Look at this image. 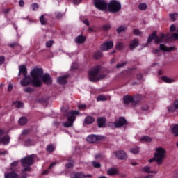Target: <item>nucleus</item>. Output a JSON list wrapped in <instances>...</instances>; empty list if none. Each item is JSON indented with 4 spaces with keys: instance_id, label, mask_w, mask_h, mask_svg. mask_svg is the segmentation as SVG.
I'll use <instances>...</instances> for the list:
<instances>
[{
    "instance_id": "4be33fe9",
    "label": "nucleus",
    "mask_w": 178,
    "mask_h": 178,
    "mask_svg": "<svg viewBox=\"0 0 178 178\" xmlns=\"http://www.w3.org/2000/svg\"><path fill=\"white\" fill-rule=\"evenodd\" d=\"M94 122H95V118L92 116H87L84 119L85 124H92V123H94Z\"/></svg>"
},
{
    "instance_id": "f3484780",
    "label": "nucleus",
    "mask_w": 178,
    "mask_h": 178,
    "mask_svg": "<svg viewBox=\"0 0 178 178\" xmlns=\"http://www.w3.org/2000/svg\"><path fill=\"white\" fill-rule=\"evenodd\" d=\"M123 104L124 106H127L129 104H132L133 105V96H129V95L124 96Z\"/></svg>"
},
{
    "instance_id": "37998d69",
    "label": "nucleus",
    "mask_w": 178,
    "mask_h": 178,
    "mask_svg": "<svg viewBox=\"0 0 178 178\" xmlns=\"http://www.w3.org/2000/svg\"><path fill=\"white\" fill-rule=\"evenodd\" d=\"M170 17L172 22H176V18L177 17V13L170 14Z\"/></svg>"
},
{
    "instance_id": "c85d7f7f",
    "label": "nucleus",
    "mask_w": 178,
    "mask_h": 178,
    "mask_svg": "<svg viewBox=\"0 0 178 178\" xmlns=\"http://www.w3.org/2000/svg\"><path fill=\"white\" fill-rule=\"evenodd\" d=\"M172 132L175 137H178V124H176L172 128Z\"/></svg>"
},
{
    "instance_id": "7c9ffc66",
    "label": "nucleus",
    "mask_w": 178,
    "mask_h": 178,
    "mask_svg": "<svg viewBox=\"0 0 178 178\" xmlns=\"http://www.w3.org/2000/svg\"><path fill=\"white\" fill-rule=\"evenodd\" d=\"M93 58L96 60L100 59V58H102V53L99 51H95L94 53Z\"/></svg>"
},
{
    "instance_id": "0e129e2a",
    "label": "nucleus",
    "mask_w": 178,
    "mask_h": 178,
    "mask_svg": "<svg viewBox=\"0 0 178 178\" xmlns=\"http://www.w3.org/2000/svg\"><path fill=\"white\" fill-rule=\"evenodd\" d=\"M174 106H175V109H178V99H177L174 102Z\"/></svg>"
},
{
    "instance_id": "c756f323",
    "label": "nucleus",
    "mask_w": 178,
    "mask_h": 178,
    "mask_svg": "<svg viewBox=\"0 0 178 178\" xmlns=\"http://www.w3.org/2000/svg\"><path fill=\"white\" fill-rule=\"evenodd\" d=\"M27 124V118L26 117H22L19 120V126H24V124Z\"/></svg>"
},
{
    "instance_id": "39448f33",
    "label": "nucleus",
    "mask_w": 178,
    "mask_h": 178,
    "mask_svg": "<svg viewBox=\"0 0 178 178\" xmlns=\"http://www.w3.org/2000/svg\"><path fill=\"white\" fill-rule=\"evenodd\" d=\"M35 157V154L29 155L26 157L22 158L20 160V162L22 163V167L24 169L22 172H31V165L34 163V158Z\"/></svg>"
},
{
    "instance_id": "603ef678",
    "label": "nucleus",
    "mask_w": 178,
    "mask_h": 178,
    "mask_svg": "<svg viewBox=\"0 0 178 178\" xmlns=\"http://www.w3.org/2000/svg\"><path fill=\"white\" fill-rule=\"evenodd\" d=\"M123 48V43L119 42L117 45H116V49H122Z\"/></svg>"
},
{
    "instance_id": "a19ab883",
    "label": "nucleus",
    "mask_w": 178,
    "mask_h": 178,
    "mask_svg": "<svg viewBox=\"0 0 178 178\" xmlns=\"http://www.w3.org/2000/svg\"><path fill=\"white\" fill-rule=\"evenodd\" d=\"M138 8L140 10H145V9H147V4L146 3H140L138 5Z\"/></svg>"
},
{
    "instance_id": "cd10ccee",
    "label": "nucleus",
    "mask_w": 178,
    "mask_h": 178,
    "mask_svg": "<svg viewBox=\"0 0 178 178\" xmlns=\"http://www.w3.org/2000/svg\"><path fill=\"white\" fill-rule=\"evenodd\" d=\"M9 143H10V136H9L8 135H6L3 138V144L4 145H8Z\"/></svg>"
},
{
    "instance_id": "69168bd1",
    "label": "nucleus",
    "mask_w": 178,
    "mask_h": 178,
    "mask_svg": "<svg viewBox=\"0 0 178 178\" xmlns=\"http://www.w3.org/2000/svg\"><path fill=\"white\" fill-rule=\"evenodd\" d=\"M137 79L138 80H143V74H140V73L138 74Z\"/></svg>"
},
{
    "instance_id": "6e6552de",
    "label": "nucleus",
    "mask_w": 178,
    "mask_h": 178,
    "mask_svg": "<svg viewBox=\"0 0 178 178\" xmlns=\"http://www.w3.org/2000/svg\"><path fill=\"white\" fill-rule=\"evenodd\" d=\"M108 11L112 13H117L122 9V4L116 0H111L108 4Z\"/></svg>"
},
{
    "instance_id": "393cba45",
    "label": "nucleus",
    "mask_w": 178,
    "mask_h": 178,
    "mask_svg": "<svg viewBox=\"0 0 178 178\" xmlns=\"http://www.w3.org/2000/svg\"><path fill=\"white\" fill-rule=\"evenodd\" d=\"M138 45V40L137 39H134L131 44H129V48L130 49H134L137 48V46Z\"/></svg>"
},
{
    "instance_id": "72a5a7b5",
    "label": "nucleus",
    "mask_w": 178,
    "mask_h": 178,
    "mask_svg": "<svg viewBox=\"0 0 178 178\" xmlns=\"http://www.w3.org/2000/svg\"><path fill=\"white\" fill-rule=\"evenodd\" d=\"M127 30V26H120L117 28V33H122V31H126Z\"/></svg>"
},
{
    "instance_id": "a18cd8bd",
    "label": "nucleus",
    "mask_w": 178,
    "mask_h": 178,
    "mask_svg": "<svg viewBox=\"0 0 178 178\" xmlns=\"http://www.w3.org/2000/svg\"><path fill=\"white\" fill-rule=\"evenodd\" d=\"M55 42L54 40H50L46 42V47L47 48H51L54 45Z\"/></svg>"
},
{
    "instance_id": "3c124183",
    "label": "nucleus",
    "mask_w": 178,
    "mask_h": 178,
    "mask_svg": "<svg viewBox=\"0 0 178 178\" xmlns=\"http://www.w3.org/2000/svg\"><path fill=\"white\" fill-rule=\"evenodd\" d=\"M31 8L33 9V10H37V9H38V4L34 3L31 4Z\"/></svg>"
},
{
    "instance_id": "4468645a",
    "label": "nucleus",
    "mask_w": 178,
    "mask_h": 178,
    "mask_svg": "<svg viewBox=\"0 0 178 178\" xmlns=\"http://www.w3.org/2000/svg\"><path fill=\"white\" fill-rule=\"evenodd\" d=\"M41 79L43 83L47 84V86H51V84H52V79L51 78V75H49V74H43Z\"/></svg>"
},
{
    "instance_id": "09e8293b",
    "label": "nucleus",
    "mask_w": 178,
    "mask_h": 178,
    "mask_svg": "<svg viewBox=\"0 0 178 178\" xmlns=\"http://www.w3.org/2000/svg\"><path fill=\"white\" fill-rule=\"evenodd\" d=\"M111 24L104 25L103 26V30L104 31H108V30H111Z\"/></svg>"
},
{
    "instance_id": "4c0bfd02",
    "label": "nucleus",
    "mask_w": 178,
    "mask_h": 178,
    "mask_svg": "<svg viewBox=\"0 0 178 178\" xmlns=\"http://www.w3.org/2000/svg\"><path fill=\"white\" fill-rule=\"evenodd\" d=\"M143 170L144 172H145V173H156V172L152 171L151 167H148V166L144 167Z\"/></svg>"
},
{
    "instance_id": "412c9836",
    "label": "nucleus",
    "mask_w": 178,
    "mask_h": 178,
    "mask_svg": "<svg viewBox=\"0 0 178 178\" xmlns=\"http://www.w3.org/2000/svg\"><path fill=\"white\" fill-rule=\"evenodd\" d=\"M4 178H19V175L16 172H6L4 174Z\"/></svg>"
},
{
    "instance_id": "c03bdc74",
    "label": "nucleus",
    "mask_w": 178,
    "mask_h": 178,
    "mask_svg": "<svg viewBox=\"0 0 178 178\" xmlns=\"http://www.w3.org/2000/svg\"><path fill=\"white\" fill-rule=\"evenodd\" d=\"M126 65H127V63H118L116 65L115 67L116 69H120L124 66H126Z\"/></svg>"
},
{
    "instance_id": "e2e57ef3",
    "label": "nucleus",
    "mask_w": 178,
    "mask_h": 178,
    "mask_svg": "<svg viewBox=\"0 0 178 178\" xmlns=\"http://www.w3.org/2000/svg\"><path fill=\"white\" fill-rule=\"evenodd\" d=\"M170 31L173 32V31H176V26L172 24L170 26Z\"/></svg>"
},
{
    "instance_id": "5fc2aeb1",
    "label": "nucleus",
    "mask_w": 178,
    "mask_h": 178,
    "mask_svg": "<svg viewBox=\"0 0 178 178\" xmlns=\"http://www.w3.org/2000/svg\"><path fill=\"white\" fill-rule=\"evenodd\" d=\"M5 63V56H0V65H3Z\"/></svg>"
},
{
    "instance_id": "ea45409f",
    "label": "nucleus",
    "mask_w": 178,
    "mask_h": 178,
    "mask_svg": "<svg viewBox=\"0 0 178 178\" xmlns=\"http://www.w3.org/2000/svg\"><path fill=\"white\" fill-rule=\"evenodd\" d=\"M24 91L28 94H31V92L34 91V89L31 88V87H26L24 89Z\"/></svg>"
},
{
    "instance_id": "5701e85b",
    "label": "nucleus",
    "mask_w": 178,
    "mask_h": 178,
    "mask_svg": "<svg viewBox=\"0 0 178 178\" xmlns=\"http://www.w3.org/2000/svg\"><path fill=\"white\" fill-rule=\"evenodd\" d=\"M161 80L164 83H168V84L176 82V80H175L172 78H169L168 76H161Z\"/></svg>"
},
{
    "instance_id": "f03ea898",
    "label": "nucleus",
    "mask_w": 178,
    "mask_h": 178,
    "mask_svg": "<svg viewBox=\"0 0 178 178\" xmlns=\"http://www.w3.org/2000/svg\"><path fill=\"white\" fill-rule=\"evenodd\" d=\"M62 112L65 116H67V122L63 123L64 127H72L76 120V116L80 113L79 111H72L69 112V106H66L61 108Z\"/></svg>"
},
{
    "instance_id": "423d86ee",
    "label": "nucleus",
    "mask_w": 178,
    "mask_h": 178,
    "mask_svg": "<svg viewBox=\"0 0 178 178\" xmlns=\"http://www.w3.org/2000/svg\"><path fill=\"white\" fill-rule=\"evenodd\" d=\"M166 156V150L163 147H157L154 154V159L158 165L163 163V159Z\"/></svg>"
},
{
    "instance_id": "49530a36",
    "label": "nucleus",
    "mask_w": 178,
    "mask_h": 178,
    "mask_svg": "<svg viewBox=\"0 0 178 178\" xmlns=\"http://www.w3.org/2000/svg\"><path fill=\"white\" fill-rule=\"evenodd\" d=\"M168 112H175L176 111V107L175 106H169L167 107Z\"/></svg>"
},
{
    "instance_id": "bb28decb",
    "label": "nucleus",
    "mask_w": 178,
    "mask_h": 178,
    "mask_svg": "<svg viewBox=\"0 0 178 178\" xmlns=\"http://www.w3.org/2000/svg\"><path fill=\"white\" fill-rule=\"evenodd\" d=\"M13 105H15V108H17V109H20V108H23L24 104L20 101H15L13 102Z\"/></svg>"
},
{
    "instance_id": "9b49d317",
    "label": "nucleus",
    "mask_w": 178,
    "mask_h": 178,
    "mask_svg": "<svg viewBox=\"0 0 178 178\" xmlns=\"http://www.w3.org/2000/svg\"><path fill=\"white\" fill-rule=\"evenodd\" d=\"M88 143L89 144H94V143H97V141H99L100 140H102V136H98V135H89L86 138Z\"/></svg>"
},
{
    "instance_id": "e433bc0d",
    "label": "nucleus",
    "mask_w": 178,
    "mask_h": 178,
    "mask_svg": "<svg viewBox=\"0 0 178 178\" xmlns=\"http://www.w3.org/2000/svg\"><path fill=\"white\" fill-rule=\"evenodd\" d=\"M93 168H95L96 169H99L101 168V163L97 161H92L91 162Z\"/></svg>"
},
{
    "instance_id": "9d476101",
    "label": "nucleus",
    "mask_w": 178,
    "mask_h": 178,
    "mask_svg": "<svg viewBox=\"0 0 178 178\" xmlns=\"http://www.w3.org/2000/svg\"><path fill=\"white\" fill-rule=\"evenodd\" d=\"M94 5L99 10H106L108 8V3L105 0H94Z\"/></svg>"
},
{
    "instance_id": "6e6d98bb",
    "label": "nucleus",
    "mask_w": 178,
    "mask_h": 178,
    "mask_svg": "<svg viewBox=\"0 0 178 178\" xmlns=\"http://www.w3.org/2000/svg\"><path fill=\"white\" fill-rule=\"evenodd\" d=\"M55 15H56V19H60V17L63 16V14H62L61 13H56Z\"/></svg>"
},
{
    "instance_id": "f8f14e48",
    "label": "nucleus",
    "mask_w": 178,
    "mask_h": 178,
    "mask_svg": "<svg viewBox=\"0 0 178 178\" xmlns=\"http://www.w3.org/2000/svg\"><path fill=\"white\" fill-rule=\"evenodd\" d=\"M113 154L118 158V159H121L122 161L124 159H127V154L123 150H120L117 152H114Z\"/></svg>"
},
{
    "instance_id": "13d9d810",
    "label": "nucleus",
    "mask_w": 178,
    "mask_h": 178,
    "mask_svg": "<svg viewBox=\"0 0 178 178\" xmlns=\"http://www.w3.org/2000/svg\"><path fill=\"white\" fill-rule=\"evenodd\" d=\"M11 166H13V168H15V166H17V165H19V161H15L11 163Z\"/></svg>"
},
{
    "instance_id": "dca6fc26",
    "label": "nucleus",
    "mask_w": 178,
    "mask_h": 178,
    "mask_svg": "<svg viewBox=\"0 0 178 178\" xmlns=\"http://www.w3.org/2000/svg\"><path fill=\"white\" fill-rule=\"evenodd\" d=\"M20 83L22 87H26V86H29L30 83H33V80H31V77H30V76L26 75L24 76V78L22 80H21Z\"/></svg>"
},
{
    "instance_id": "a878e982",
    "label": "nucleus",
    "mask_w": 178,
    "mask_h": 178,
    "mask_svg": "<svg viewBox=\"0 0 178 178\" xmlns=\"http://www.w3.org/2000/svg\"><path fill=\"white\" fill-rule=\"evenodd\" d=\"M67 76H63L58 78L57 81L58 84H66L67 81H66V79H67Z\"/></svg>"
},
{
    "instance_id": "aec40b11",
    "label": "nucleus",
    "mask_w": 178,
    "mask_h": 178,
    "mask_svg": "<svg viewBox=\"0 0 178 178\" xmlns=\"http://www.w3.org/2000/svg\"><path fill=\"white\" fill-rule=\"evenodd\" d=\"M107 175H108V176H115V175H119V170L117 168H110L107 170Z\"/></svg>"
},
{
    "instance_id": "864d4df0",
    "label": "nucleus",
    "mask_w": 178,
    "mask_h": 178,
    "mask_svg": "<svg viewBox=\"0 0 178 178\" xmlns=\"http://www.w3.org/2000/svg\"><path fill=\"white\" fill-rule=\"evenodd\" d=\"M73 163H74L73 161H72L71 163H67V164L65 165V167H66L67 169H70V168H73Z\"/></svg>"
},
{
    "instance_id": "de8ad7c7",
    "label": "nucleus",
    "mask_w": 178,
    "mask_h": 178,
    "mask_svg": "<svg viewBox=\"0 0 178 178\" xmlns=\"http://www.w3.org/2000/svg\"><path fill=\"white\" fill-rule=\"evenodd\" d=\"M40 22L41 24H42V25L47 24V21H45V19H44L43 15L40 16Z\"/></svg>"
},
{
    "instance_id": "680f3d73",
    "label": "nucleus",
    "mask_w": 178,
    "mask_h": 178,
    "mask_svg": "<svg viewBox=\"0 0 178 178\" xmlns=\"http://www.w3.org/2000/svg\"><path fill=\"white\" fill-rule=\"evenodd\" d=\"M8 47H10V48H15V47H17V43L14 42V43L9 44Z\"/></svg>"
},
{
    "instance_id": "0eeeda50",
    "label": "nucleus",
    "mask_w": 178,
    "mask_h": 178,
    "mask_svg": "<svg viewBox=\"0 0 178 178\" xmlns=\"http://www.w3.org/2000/svg\"><path fill=\"white\" fill-rule=\"evenodd\" d=\"M160 49H152V54L156 55V56H161V51H163V52H173L175 49H176V47H168L165 44H160L159 46Z\"/></svg>"
},
{
    "instance_id": "7ed1b4c3",
    "label": "nucleus",
    "mask_w": 178,
    "mask_h": 178,
    "mask_svg": "<svg viewBox=\"0 0 178 178\" xmlns=\"http://www.w3.org/2000/svg\"><path fill=\"white\" fill-rule=\"evenodd\" d=\"M44 74V70L42 68L35 67L31 72V76L32 77V86L33 87H41V81L40 79L42 77Z\"/></svg>"
},
{
    "instance_id": "79ce46f5",
    "label": "nucleus",
    "mask_w": 178,
    "mask_h": 178,
    "mask_svg": "<svg viewBox=\"0 0 178 178\" xmlns=\"http://www.w3.org/2000/svg\"><path fill=\"white\" fill-rule=\"evenodd\" d=\"M134 34H135V35H138L139 37H141L143 35V32L140 31V30L138 29H134Z\"/></svg>"
},
{
    "instance_id": "473e14b6",
    "label": "nucleus",
    "mask_w": 178,
    "mask_h": 178,
    "mask_svg": "<svg viewBox=\"0 0 178 178\" xmlns=\"http://www.w3.org/2000/svg\"><path fill=\"white\" fill-rule=\"evenodd\" d=\"M140 141H145L146 143H151L152 138L148 136H145L140 138Z\"/></svg>"
},
{
    "instance_id": "6ab92c4d",
    "label": "nucleus",
    "mask_w": 178,
    "mask_h": 178,
    "mask_svg": "<svg viewBox=\"0 0 178 178\" xmlns=\"http://www.w3.org/2000/svg\"><path fill=\"white\" fill-rule=\"evenodd\" d=\"M19 76L23 74V76H27V67L24 65L19 66Z\"/></svg>"
},
{
    "instance_id": "052dcab7",
    "label": "nucleus",
    "mask_w": 178,
    "mask_h": 178,
    "mask_svg": "<svg viewBox=\"0 0 178 178\" xmlns=\"http://www.w3.org/2000/svg\"><path fill=\"white\" fill-rule=\"evenodd\" d=\"M83 23H84V24H86L88 26H90V21H88V19H86L83 21Z\"/></svg>"
},
{
    "instance_id": "774afa93",
    "label": "nucleus",
    "mask_w": 178,
    "mask_h": 178,
    "mask_svg": "<svg viewBox=\"0 0 178 178\" xmlns=\"http://www.w3.org/2000/svg\"><path fill=\"white\" fill-rule=\"evenodd\" d=\"M12 90H13V86L12 84H9L8 86V91H12Z\"/></svg>"
},
{
    "instance_id": "2f4dec72",
    "label": "nucleus",
    "mask_w": 178,
    "mask_h": 178,
    "mask_svg": "<svg viewBox=\"0 0 178 178\" xmlns=\"http://www.w3.org/2000/svg\"><path fill=\"white\" fill-rule=\"evenodd\" d=\"M46 151H47V152H54V151H55V146H54V145L51 144V145H48L47 148H46Z\"/></svg>"
},
{
    "instance_id": "4d7b16f0",
    "label": "nucleus",
    "mask_w": 178,
    "mask_h": 178,
    "mask_svg": "<svg viewBox=\"0 0 178 178\" xmlns=\"http://www.w3.org/2000/svg\"><path fill=\"white\" fill-rule=\"evenodd\" d=\"M172 177L178 178V170L174 171V172L172 173Z\"/></svg>"
},
{
    "instance_id": "c9c22d12",
    "label": "nucleus",
    "mask_w": 178,
    "mask_h": 178,
    "mask_svg": "<svg viewBox=\"0 0 178 178\" xmlns=\"http://www.w3.org/2000/svg\"><path fill=\"white\" fill-rule=\"evenodd\" d=\"M140 109L141 111H144L145 112H147L149 111V106H148V104H145L141 106Z\"/></svg>"
},
{
    "instance_id": "1a4fd4ad",
    "label": "nucleus",
    "mask_w": 178,
    "mask_h": 178,
    "mask_svg": "<svg viewBox=\"0 0 178 178\" xmlns=\"http://www.w3.org/2000/svg\"><path fill=\"white\" fill-rule=\"evenodd\" d=\"M111 126H114L115 129H120V127H123V126H126L127 124V120L124 117H120L118 121L110 123Z\"/></svg>"
},
{
    "instance_id": "20e7f679",
    "label": "nucleus",
    "mask_w": 178,
    "mask_h": 178,
    "mask_svg": "<svg viewBox=\"0 0 178 178\" xmlns=\"http://www.w3.org/2000/svg\"><path fill=\"white\" fill-rule=\"evenodd\" d=\"M99 72H101V66L93 67L88 71L89 80L90 81H98L105 79V75L99 74Z\"/></svg>"
},
{
    "instance_id": "2eb2a0df",
    "label": "nucleus",
    "mask_w": 178,
    "mask_h": 178,
    "mask_svg": "<svg viewBox=\"0 0 178 178\" xmlns=\"http://www.w3.org/2000/svg\"><path fill=\"white\" fill-rule=\"evenodd\" d=\"M143 101V95H137L133 97L132 106H136L138 105V104H141Z\"/></svg>"
},
{
    "instance_id": "ddd939ff",
    "label": "nucleus",
    "mask_w": 178,
    "mask_h": 178,
    "mask_svg": "<svg viewBox=\"0 0 178 178\" xmlns=\"http://www.w3.org/2000/svg\"><path fill=\"white\" fill-rule=\"evenodd\" d=\"M111 48H113V42L112 41H107L100 46V49L102 51H108V49H111Z\"/></svg>"
},
{
    "instance_id": "b1692460",
    "label": "nucleus",
    "mask_w": 178,
    "mask_h": 178,
    "mask_svg": "<svg viewBox=\"0 0 178 178\" xmlns=\"http://www.w3.org/2000/svg\"><path fill=\"white\" fill-rule=\"evenodd\" d=\"M75 41L76 44H83L84 41H86V37H84L83 35H79L76 38Z\"/></svg>"
},
{
    "instance_id": "338daca9",
    "label": "nucleus",
    "mask_w": 178,
    "mask_h": 178,
    "mask_svg": "<svg viewBox=\"0 0 178 178\" xmlns=\"http://www.w3.org/2000/svg\"><path fill=\"white\" fill-rule=\"evenodd\" d=\"M19 6H21V8H23V6H24V1L20 0L19 1Z\"/></svg>"
},
{
    "instance_id": "a211bd4d",
    "label": "nucleus",
    "mask_w": 178,
    "mask_h": 178,
    "mask_svg": "<svg viewBox=\"0 0 178 178\" xmlns=\"http://www.w3.org/2000/svg\"><path fill=\"white\" fill-rule=\"evenodd\" d=\"M97 122L99 127H105V124H106V118L100 117L97 119Z\"/></svg>"
},
{
    "instance_id": "8fccbe9b",
    "label": "nucleus",
    "mask_w": 178,
    "mask_h": 178,
    "mask_svg": "<svg viewBox=\"0 0 178 178\" xmlns=\"http://www.w3.org/2000/svg\"><path fill=\"white\" fill-rule=\"evenodd\" d=\"M8 154L9 152H8V151L3 149H0V155H8Z\"/></svg>"
},
{
    "instance_id": "f704fd0d",
    "label": "nucleus",
    "mask_w": 178,
    "mask_h": 178,
    "mask_svg": "<svg viewBox=\"0 0 178 178\" xmlns=\"http://www.w3.org/2000/svg\"><path fill=\"white\" fill-rule=\"evenodd\" d=\"M130 152L131 154H137L140 152V147H132L130 149Z\"/></svg>"
},
{
    "instance_id": "bf43d9fd",
    "label": "nucleus",
    "mask_w": 178,
    "mask_h": 178,
    "mask_svg": "<svg viewBox=\"0 0 178 178\" xmlns=\"http://www.w3.org/2000/svg\"><path fill=\"white\" fill-rule=\"evenodd\" d=\"M79 109H86L87 106L86 104H80L78 106Z\"/></svg>"
},
{
    "instance_id": "58836bf2",
    "label": "nucleus",
    "mask_w": 178,
    "mask_h": 178,
    "mask_svg": "<svg viewBox=\"0 0 178 178\" xmlns=\"http://www.w3.org/2000/svg\"><path fill=\"white\" fill-rule=\"evenodd\" d=\"M97 101H106V97L104 95H100L97 97Z\"/></svg>"
},
{
    "instance_id": "f257e3e1",
    "label": "nucleus",
    "mask_w": 178,
    "mask_h": 178,
    "mask_svg": "<svg viewBox=\"0 0 178 178\" xmlns=\"http://www.w3.org/2000/svg\"><path fill=\"white\" fill-rule=\"evenodd\" d=\"M152 40H154V44H161L168 42V40H178V33H173L171 36L161 33L159 36L156 35V31L150 34L147 38V44H151Z\"/></svg>"
}]
</instances>
